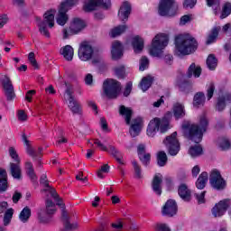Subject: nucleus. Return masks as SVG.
I'll return each mask as SVG.
<instances>
[{"label":"nucleus","mask_w":231,"mask_h":231,"mask_svg":"<svg viewBox=\"0 0 231 231\" xmlns=\"http://www.w3.org/2000/svg\"><path fill=\"white\" fill-rule=\"evenodd\" d=\"M208 127V119L207 116H202L199 118V125H190V123H184L182 125L184 134L195 143H199L203 140V133Z\"/></svg>","instance_id":"f257e3e1"},{"label":"nucleus","mask_w":231,"mask_h":231,"mask_svg":"<svg viewBox=\"0 0 231 231\" xmlns=\"http://www.w3.org/2000/svg\"><path fill=\"white\" fill-rule=\"evenodd\" d=\"M198 50V42L189 34H180L175 39L177 55H190Z\"/></svg>","instance_id":"f03ea898"},{"label":"nucleus","mask_w":231,"mask_h":231,"mask_svg":"<svg viewBox=\"0 0 231 231\" xmlns=\"http://www.w3.org/2000/svg\"><path fill=\"white\" fill-rule=\"evenodd\" d=\"M171 118H172V112H167L162 120L156 117L150 121L146 131L147 136L153 138L158 131L166 133L169 129V120H171Z\"/></svg>","instance_id":"7ed1b4c3"},{"label":"nucleus","mask_w":231,"mask_h":231,"mask_svg":"<svg viewBox=\"0 0 231 231\" xmlns=\"http://www.w3.org/2000/svg\"><path fill=\"white\" fill-rule=\"evenodd\" d=\"M169 44V36L164 33L157 34L152 41V46L149 50L150 55L152 57H162L163 50Z\"/></svg>","instance_id":"20e7f679"},{"label":"nucleus","mask_w":231,"mask_h":231,"mask_svg":"<svg viewBox=\"0 0 231 231\" xmlns=\"http://www.w3.org/2000/svg\"><path fill=\"white\" fill-rule=\"evenodd\" d=\"M46 23L49 28H53L55 26V10L48 11L44 14V21L37 19V25L39 26V31L44 37H50V32L46 28Z\"/></svg>","instance_id":"39448f33"},{"label":"nucleus","mask_w":231,"mask_h":231,"mask_svg":"<svg viewBox=\"0 0 231 231\" xmlns=\"http://www.w3.org/2000/svg\"><path fill=\"white\" fill-rule=\"evenodd\" d=\"M77 3H79V0H67L60 4L56 18L57 23L60 24V26H64V24L68 23V10H69L71 6H75Z\"/></svg>","instance_id":"423d86ee"},{"label":"nucleus","mask_w":231,"mask_h":231,"mask_svg":"<svg viewBox=\"0 0 231 231\" xmlns=\"http://www.w3.org/2000/svg\"><path fill=\"white\" fill-rule=\"evenodd\" d=\"M158 12L162 17H172L178 13V5L174 0H161Z\"/></svg>","instance_id":"0eeeda50"},{"label":"nucleus","mask_w":231,"mask_h":231,"mask_svg":"<svg viewBox=\"0 0 231 231\" xmlns=\"http://www.w3.org/2000/svg\"><path fill=\"white\" fill-rule=\"evenodd\" d=\"M103 89L108 98H116L120 93V83L115 79H106L103 83Z\"/></svg>","instance_id":"6e6552de"},{"label":"nucleus","mask_w":231,"mask_h":231,"mask_svg":"<svg viewBox=\"0 0 231 231\" xmlns=\"http://www.w3.org/2000/svg\"><path fill=\"white\" fill-rule=\"evenodd\" d=\"M178 133L174 132L171 135L167 136L163 141L169 154L171 156H176L180 152V141H178Z\"/></svg>","instance_id":"1a4fd4ad"},{"label":"nucleus","mask_w":231,"mask_h":231,"mask_svg":"<svg viewBox=\"0 0 231 231\" xmlns=\"http://www.w3.org/2000/svg\"><path fill=\"white\" fill-rule=\"evenodd\" d=\"M88 147H97L99 151H103L104 152H110L113 156L118 154L116 148L113 145L107 144V141H104L103 143L98 139H91L88 143Z\"/></svg>","instance_id":"9d476101"},{"label":"nucleus","mask_w":231,"mask_h":231,"mask_svg":"<svg viewBox=\"0 0 231 231\" xmlns=\"http://www.w3.org/2000/svg\"><path fill=\"white\" fill-rule=\"evenodd\" d=\"M86 28V22L81 19L75 18L69 30H63V37L64 39H68L69 35H74V33H79V32H82Z\"/></svg>","instance_id":"9b49d317"},{"label":"nucleus","mask_w":231,"mask_h":231,"mask_svg":"<svg viewBox=\"0 0 231 231\" xmlns=\"http://www.w3.org/2000/svg\"><path fill=\"white\" fill-rule=\"evenodd\" d=\"M93 47L91 46V44H89V42H81L78 52L79 59L80 60H82L83 62H88V60H91V59L93 58Z\"/></svg>","instance_id":"f8f14e48"},{"label":"nucleus","mask_w":231,"mask_h":231,"mask_svg":"<svg viewBox=\"0 0 231 231\" xmlns=\"http://www.w3.org/2000/svg\"><path fill=\"white\" fill-rule=\"evenodd\" d=\"M209 183L217 190H223L226 187V181L221 177V173L217 170L211 171Z\"/></svg>","instance_id":"ddd939ff"},{"label":"nucleus","mask_w":231,"mask_h":231,"mask_svg":"<svg viewBox=\"0 0 231 231\" xmlns=\"http://www.w3.org/2000/svg\"><path fill=\"white\" fill-rule=\"evenodd\" d=\"M97 6H102L103 8H109L111 6L110 0H87L83 5L85 12H93L97 10Z\"/></svg>","instance_id":"4468645a"},{"label":"nucleus","mask_w":231,"mask_h":231,"mask_svg":"<svg viewBox=\"0 0 231 231\" xmlns=\"http://www.w3.org/2000/svg\"><path fill=\"white\" fill-rule=\"evenodd\" d=\"M231 202L230 199H225L223 200H220L217 204L215 205V207L212 208V214L214 217H221V216H225V213L228 209V207H230Z\"/></svg>","instance_id":"2eb2a0df"},{"label":"nucleus","mask_w":231,"mask_h":231,"mask_svg":"<svg viewBox=\"0 0 231 231\" xmlns=\"http://www.w3.org/2000/svg\"><path fill=\"white\" fill-rule=\"evenodd\" d=\"M64 98L65 100H68V106L72 113H80V104H79V102H77V100H75V98L73 97V89L67 88Z\"/></svg>","instance_id":"dca6fc26"},{"label":"nucleus","mask_w":231,"mask_h":231,"mask_svg":"<svg viewBox=\"0 0 231 231\" xmlns=\"http://www.w3.org/2000/svg\"><path fill=\"white\" fill-rule=\"evenodd\" d=\"M0 82L4 88L5 93L7 97V100H12L14 98V85H12V80L6 75H2L0 77Z\"/></svg>","instance_id":"f3484780"},{"label":"nucleus","mask_w":231,"mask_h":231,"mask_svg":"<svg viewBox=\"0 0 231 231\" xmlns=\"http://www.w3.org/2000/svg\"><path fill=\"white\" fill-rule=\"evenodd\" d=\"M176 212H178V205H176V201L172 199L168 200L162 208L163 216H176Z\"/></svg>","instance_id":"a211bd4d"},{"label":"nucleus","mask_w":231,"mask_h":231,"mask_svg":"<svg viewBox=\"0 0 231 231\" xmlns=\"http://www.w3.org/2000/svg\"><path fill=\"white\" fill-rule=\"evenodd\" d=\"M142 127H143V121H142V118L138 117L134 119L130 127L131 136L134 138L138 136L142 131Z\"/></svg>","instance_id":"6ab92c4d"},{"label":"nucleus","mask_w":231,"mask_h":231,"mask_svg":"<svg viewBox=\"0 0 231 231\" xmlns=\"http://www.w3.org/2000/svg\"><path fill=\"white\" fill-rule=\"evenodd\" d=\"M130 14H131V5L127 2L123 3L118 12V17L120 21H123V22L127 21V19H129Z\"/></svg>","instance_id":"aec40b11"},{"label":"nucleus","mask_w":231,"mask_h":231,"mask_svg":"<svg viewBox=\"0 0 231 231\" xmlns=\"http://www.w3.org/2000/svg\"><path fill=\"white\" fill-rule=\"evenodd\" d=\"M123 50H124V47H122V43H120V42H114L112 43V51H111L112 59H114V60L120 59L122 55H124Z\"/></svg>","instance_id":"412c9836"},{"label":"nucleus","mask_w":231,"mask_h":231,"mask_svg":"<svg viewBox=\"0 0 231 231\" xmlns=\"http://www.w3.org/2000/svg\"><path fill=\"white\" fill-rule=\"evenodd\" d=\"M23 140L24 142V144L26 145V152L27 154H29V156H32V158H37V156H41L42 152V148H39L38 152H35V150L32 147V143H30V141H28V138L23 135Z\"/></svg>","instance_id":"4be33fe9"},{"label":"nucleus","mask_w":231,"mask_h":231,"mask_svg":"<svg viewBox=\"0 0 231 231\" xmlns=\"http://www.w3.org/2000/svg\"><path fill=\"white\" fill-rule=\"evenodd\" d=\"M163 177L162 174L158 173L153 177L152 187V190L157 194L158 196L162 195V181Z\"/></svg>","instance_id":"5701e85b"},{"label":"nucleus","mask_w":231,"mask_h":231,"mask_svg":"<svg viewBox=\"0 0 231 231\" xmlns=\"http://www.w3.org/2000/svg\"><path fill=\"white\" fill-rule=\"evenodd\" d=\"M8 189V174L4 169H0V192H5Z\"/></svg>","instance_id":"b1692460"},{"label":"nucleus","mask_w":231,"mask_h":231,"mask_svg":"<svg viewBox=\"0 0 231 231\" xmlns=\"http://www.w3.org/2000/svg\"><path fill=\"white\" fill-rule=\"evenodd\" d=\"M173 116L176 120H180V118L185 116V106L181 103H175L173 105Z\"/></svg>","instance_id":"393cba45"},{"label":"nucleus","mask_w":231,"mask_h":231,"mask_svg":"<svg viewBox=\"0 0 231 231\" xmlns=\"http://www.w3.org/2000/svg\"><path fill=\"white\" fill-rule=\"evenodd\" d=\"M60 55L64 57L66 60H73L74 51L70 45H66L60 50Z\"/></svg>","instance_id":"a878e982"},{"label":"nucleus","mask_w":231,"mask_h":231,"mask_svg":"<svg viewBox=\"0 0 231 231\" xmlns=\"http://www.w3.org/2000/svg\"><path fill=\"white\" fill-rule=\"evenodd\" d=\"M179 196L184 201H190V189L185 184H181L179 187Z\"/></svg>","instance_id":"bb28decb"},{"label":"nucleus","mask_w":231,"mask_h":231,"mask_svg":"<svg viewBox=\"0 0 231 231\" xmlns=\"http://www.w3.org/2000/svg\"><path fill=\"white\" fill-rule=\"evenodd\" d=\"M134 53H140L143 50V39L140 36L134 37L132 42Z\"/></svg>","instance_id":"cd10ccee"},{"label":"nucleus","mask_w":231,"mask_h":231,"mask_svg":"<svg viewBox=\"0 0 231 231\" xmlns=\"http://www.w3.org/2000/svg\"><path fill=\"white\" fill-rule=\"evenodd\" d=\"M11 174L15 180H21V162L10 163Z\"/></svg>","instance_id":"c85d7f7f"},{"label":"nucleus","mask_w":231,"mask_h":231,"mask_svg":"<svg viewBox=\"0 0 231 231\" xmlns=\"http://www.w3.org/2000/svg\"><path fill=\"white\" fill-rule=\"evenodd\" d=\"M119 113L122 115V116H125V120L127 125H129V124H131V116H133V110H131V108L125 107V106H121Z\"/></svg>","instance_id":"c756f323"},{"label":"nucleus","mask_w":231,"mask_h":231,"mask_svg":"<svg viewBox=\"0 0 231 231\" xmlns=\"http://www.w3.org/2000/svg\"><path fill=\"white\" fill-rule=\"evenodd\" d=\"M207 181H208V173L202 172L196 182L197 189H199L200 190L205 189V185H207Z\"/></svg>","instance_id":"7c9ffc66"},{"label":"nucleus","mask_w":231,"mask_h":231,"mask_svg":"<svg viewBox=\"0 0 231 231\" xmlns=\"http://www.w3.org/2000/svg\"><path fill=\"white\" fill-rule=\"evenodd\" d=\"M153 80H154V78H152V76H146V77L143 78L140 82L141 89L143 91H147V89H149V88H151Z\"/></svg>","instance_id":"2f4dec72"},{"label":"nucleus","mask_w":231,"mask_h":231,"mask_svg":"<svg viewBox=\"0 0 231 231\" xmlns=\"http://www.w3.org/2000/svg\"><path fill=\"white\" fill-rule=\"evenodd\" d=\"M192 75L198 79L199 75H201V67L196 66L195 63H192L188 69V77H192Z\"/></svg>","instance_id":"473e14b6"},{"label":"nucleus","mask_w":231,"mask_h":231,"mask_svg":"<svg viewBox=\"0 0 231 231\" xmlns=\"http://www.w3.org/2000/svg\"><path fill=\"white\" fill-rule=\"evenodd\" d=\"M231 102V94H226L223 98H219L217 103V111H223L225 109L226 103Z\"/></svg>","instance_id":"72a5a7b5"},{"label":"nucleus","mask_w":231,"mask_h":231,"mask_svg":"<svg viewBox=\"0 0 231 231\" xmlns=\"http://www.w3.org/2000/svg\"><path fill=\"white\" fill-rule=\"evenodd\" d=\"M203 104H205V94L199 92L194 97L193 106L194 107H199Z\"/></svg>","instance_id":"f704fd0d"},{"label":"nucleus","mask_w":231,"mask_h":231,"mask_svg":"<svg viewBox=\"0 0 231 231\" xmlns=\"http://www.w3.org/2000/svg\"><path fill=\"white\" fill-rule=\"evenodd\" d=\"M25 169L28 176L32 180V181H35L37 180V175H35V171L33 170V164L31 162H25Z\"/></svg>","instance_id":"c9c22d12"},{"label":"nucleus","mask_w":231,"mask_h":231,"mask_svg":"<svg viewBox=\"0 0 231 231\" xmlns=\"http://www.w3.org/2000/svg\"><path fill=\"white\" fill-rule=\"evenodd\" d=\"M32 216V210L30 209V208L25 207L20 213V220L23 223H26V221H28L30 219V217Z\"/></svg>","instance_id":"e433bc0d"},{"label":"nucleus","mask_w":231,"mask_h":231,"mask_svg":"<svg viewBox=\"0 0 231 231\" xmlns=\"http://www.w3.org/2000/svg\"><path fill=\"white\" fill-rule=\"evenodd\" d=\"M220 27H216L211 31V33L208 36L207 44H212V42H216L217 35L219 34Z\"/></svg>","instance_id":"4c0bfd02"},{"label":"nucleus","mask_w":231,"mask_h":231,"mask_svg":"<svg viewBox=\"0 0 231 231\" xmlns=\"http://www.w3.org/2000/svg\"><path fill=\"white\" fill-rule=\"evenodd\" d=\"M126 29L127 27L125 25L115 27L110 32V37H118V35H122V33H124V32H125Z\"/></svg>","instance_id":"58836bf2"},{"label":"nucleus","mask_w":231,"mask_h":231,"mask_svg":"<svg viewBox=\"0 0 231 231\" xmlns=\"http://www.w3.org/2000/svg\"><path fill=\"white\" fill-rule=\"evenodd\" d=\"M189 152L192 158H196V156H201V154H203V148H201L199 144L191 146Z\"/></svg>","instance_id":"ea45409f"},{"label":"nucleus","mask_w":231,"mask_h":231,"mask_svg":"<svg viewBox=\"0 0 231 231\" xmlns=\"http://www.w3.org/2000/svg\"><path fill=\"white\" fill-rule=\"evenodd\" d=\"M231 14V3L226 2L222 7L221 19H226Z\"/></svg>","instance_id":"a19ab883"},{"label":"nucleus","mask_w":231,"mask_h":231,"mask_svg":"<svg viewBox=\"0 0 231 231\" xmlns=\"http://www.w3.org/2000/svg\"><path fill=\"white\" fill-rule=\"evenodd\" d=\"M207 65L209 69H216L217 67V59L214 54H210L207 59Z\"/></svg>","instance_id":"79ce46f5"},{"label":"nucleus","mask_w":231,"mask_h":231,"mask_svg":"<svg viewBox=\"0 0 231 231\" xmlns=\"http://www.w3.org/2000/svg\"><path fill=\"white\" fill-rule=\"evenodd\" d=\"M157 163L160 167H164V165L167 163V153H165V152H158Z\"/></svg>","instance_id":"37998d69"},{"label":"nucleus","mask_w":231,"mask_h":231,"mask_svg":"<svg viewBox=\"0 0 231 231\" xmlns=\"http://www.w3.org/2000/svg\"><path fill=\"white\" fill-rule=\"evenodd\" d=\"M14 217V208H9L5 211L4 217V225L5 226H8L10 225V221H12V217Z\"/></svg>","instance_id":"c03bdc74"},{"label":"nucleus","mask_w":231,"mask_h":231,"mask_svg":"<svg viewBox=\"0 0 231 231\" xmlns=\"http://www.w3.org/2000/svg\"><path fill=\"white\" fill-rule=\"evenodd\" d=\"M108 172H109V165L104 164L97 171V177H99L101 180H103V178H106V174H107Z\"/></svg>","instance_id":"a18cd8bd"},{"label":"nucleus","mask_w":231,"mask_h":231,"mask_svg":"<svg viewBox=\"0 0 231 231\" xmlns=\"http://www.w3.org/2000/svg\"><path fill=\"white\" fill-rule=\"evenodd\" d=\"M46 210H47V214H49V216H51V214H55L57 208L55 207V204H53V202L51 200L46 201Z\"/></svg>","instance_id":"49530a36"},{"label":"nucleus","mask_w":231,"mask_h":231,"mask_svg":"<svg viewBox=\"0 0 231 231\" xmlns=\"http://www.w3.org/2000/svg\"><path fill=\"white\" fill-rule=\"evenodd\" d=\"M9 156H11L12 160H14V162H15L16 163H21V159L19 158V155L17 154V151H15V148H9Z\"/></svg>","instance_id":"de8ad7c7"},{"label":"nucleus","mask_w":231,"mask_h":231,"mask_svg":"<svg viewBox=\"0 0 231 231\" xmlns=\"http://www.w3.org/2000/svg\"><path fill=\"white\" fill-rule=\"evenodd\" d=\"M77 228H79L78 223L71 224V222L69 220H65L63 231L75 230Z\"/></svg>","instance_id":"09e8293b"},{"label":"nucleus","mask_w":231,"mask_h":231,"mask_svg":"<svg viewBox=\"0 0 231 231\" xmlns=\"http://www.w3.org/2000/svg\"><path fill=\"white\" fill-rule=\"evenodd\" d=\"M218 143L222 151H226V149H230V141H228V139L226 138L219 139Z\"/></svg>","instance_id":"8fccbe9b"},{"label":"nucleus","mask_w":231,"mask_h":231,"mask_svg":"<svg viewBox=\"0 0 231 231\" xmlns=\"http://www.w3.org/2000/svg\"><path fill=\"white\" fill-rule=\"evenodd\" d=\"M132 165L134 167V176L135 178H142V169L140 168V165H138V162L136 161H134L132 162Z\"/></svg>","instance_id":"3c124183"},{"label":"nucleus","mask_w":231,"mask_h":231,"mask_svg":"<svg viewBox=\"0 0 231 231\" xmlns=\"http://www.w3.org/2000/svg\"><path fill=\"white\" fill-rule=\"evenodd\" d=\"M149 68V59L147 57H143L140 60V71H145Z\"/></svg>","instance_id":"603ef678"},{"label":"nucleus","mask_w":231,"mask_h":231,"mask_svg":"<svg viewBox=\"0 0 231 231\" xmlns=\"http://www.w3.org/2000/svg\"><path fill=\"white\" fill-rule=\"evenodd\" d=\"M215 89H216V86H214V83H209L208 85V88H207L208 100H210V98H212V97H214Z\"/></svg>","instance_id":"864d4df0"},{"label":"nucleus","mask_w":231,"mask_h":231,"mask_svg":"<svg viewBox=\"0 0 231 231\" xmlns=\"http://www.w3.org/2000/svg\"><path fill=\"white\" fill-rule=\"evenodd\" d=\"M28 60L31 63V65L37 69L39 68V65L37 64V60H35V53L30 52L28 55Z\"/></svg>","instance_id":"5fc2aeb1"},{"label":"nucleus","mask_w":231,"mask_h":231,"mask_svg":"<svg viewBox=\"0 0 231 231\" xmlns=\"http://www.w3.org/2000/svg\"><path fill=\"white\" fill-rule=\"evenodd\" d=\"M17 118L20 122H26L28 120V115H26L24 110H18Z\"/></svg>","instance_id":"6e6d98bb"},{"label":"nucleus","mask_w":231,"mask_h":231,"mask_svg":"<svg viewBox=\"0 0 231 231\" xmlns=\"http://www.w3.org/2000/svg\"><path fill=\"white\" fill-rule=\"evenodd\" d=\"M116 74L120 79H123L124 75H125V67H124V66L116 67Z\"/></svg>","instance_id":"4d7b16f0"},{"label":"nucleus","mask_w":231,"mask_h":231,"mask_svg":"<svg viewBox=\"0 0 231 231\" xmlns=\"http://www.w3.org/2000/svg\"><path fill=\"white\" fill-rule=\"evenodd\" d=\"M139 158L141 162H143V165H147L149 162H151V154L150 153H144L143 155H139Z\"/></svg>","instance_id":"13d9d810"},{"label":"nucleus","mask_w":231,"mask_h":231,"mask_svg":"<svg viewBox=\"0 0 231 231\" xmlns=\"http://www.w3.org/2000/svg\"><path fill=\"white\" fill-rule=\"evenodd\" d=\"M52 198L55 199L57 205L59 207H61V208H64V204L62 203V199H60V198H59V195L57 194V192H52Z\"/></svg>","instance_id":"bf43d9fd"},{"label":"nucleus","mask_w":231,"mask_h":231,"mask_svg":"<svg viewBox=\"0 0 231 231\" xmlns=\"http://www.w3.org/2000/svg\"><path fill=\"white\" fill-rule=\"evenodd\" d=\"M196 3L197 0H185L183 5L184 8H194Z\"/></svg>","instance_id":"052dcab7"},{"label":"nucleus","mask_w":231,"mask_h":231,"mask_svg":"<svg viewBox=\"0 0 231 231\" xmlns=\"http://www.w3.org/2000/svg\"><path fill=\"white\" fill-rule=\"evenodd\" d=\"M132 89H133V83L131 82L127 83L124 91V97H129V95H131Z\"/></svg>","instance_id":"680f3d73"},{"label":"nucleus","mask_w":231,"mask_h":231,"mask_svg":"<svg viewBox=\"0 0 231 231\" xmlns=\"http://www.w3.org/2000/svg\"><path fill=\"white\" fill-rule=\"evenodd\" d=\"M156 230L158 231H171V228L168 227L166 224H157Z\"/></svg>","instance_id":"e2e57ef3"},{"label":"nucleus","mask_w":231,"mask_h":231,"mask_svg":"<svg viewBox=\"0 0 231 231\" xmlns=\"http://www.w3.org/2000/svg\"><path fill=\"white\" fill-rule=\"evenodd\" d=\"M205 194H206V191H202L200 194H196L198 203L199 204L205 203Z\"/></svg>","instance_id":"0e129e2a"},{"label":"nucleus","mask_w":231,"mask_h":231,"mask_svg":"<svg viewBox=\"0 0 231 231\" xmlns=\"http://www.w3.org/2000/svg\"><path fill=\"white\" fill-rule=\"evenodd\" d=\"M8 23V16L6 14H0V28Z\"/></svg>","instance_id":"69168bd1"},{"label":"nucleus","mask_w":231,"mask_h":231,"mask_svg":"<svg viewBox=\"0 0 231 231\" xmlns=\"http://www.w3.org/2000/svg\"><path fill=\"white\" fill-rule=\"evenodd\" d=\"M190 21H192V15H184L180 18V24H186L190 23Z\"/></svg>","instance_id":"338daca9"},{"label":"nucleus","mask_w":231,"mask_h":231,"mask_svg":"<svg viewBox=\"0 0 231 231\" xmlns=\"http://www.w3.org/2000/svg\"><path fill=\"white\" fill-rule=\"evenodd\" d=\"M100 125L103 129V131H107V121L105 117L100 118Z\"/></svg>","instance_id":"774afa93"}]
</instances>
